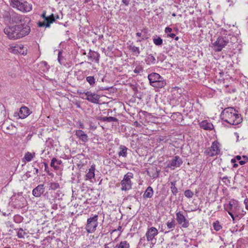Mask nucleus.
<instances>
[{
	"label": "nucleus",
	"mask_w": 248,
	"mask_h": 248,
	"mask_svg": "<svg viewBox=\"0 0 248 248\" xmlns=\"http://www.w3.org/2000/svg\"><path fill=\"white\" fill-rule=\"evenodd\" d=\"M29 23L23 22L12 26H6L3 30L4 33L10 40H17L28 35L31 32Z\"/></svg>",
	"instance_id": "nucleus-1"
},
{
	"label": "nucleus",
	"mask_w": 248,
	"mask_h": 248,
	"mask_svg": "<svg viewBox=\"0 0 248 248\" xmlns=\"http://www.w3.org/2000/svg\"><path fill=\"white\" fill-rule=\"evenodd\" d=\"M220 116L224 122L232 125H237L242 120L241 115L232 107L225 108L221 112Z\"/></svg>",
	"instance_id": "nucleus-2"
},
{
	"label": "nucleus",
	"mask_w": 248,
	"mask_h": 248,
	"mask_svg": "<svg viewBox=\"0 0 248 248\" xmlns=\"http://www.w3.org/2000/svg\"><path fill=\"white\" fill-rule=\"evenodd\" d=\"M3 18L5 21L10 24H22L23 22L30 23L29 18L16 13L12 9L4 11L2 14Z\"/></svg>",
	"instance_id": "nucleus-3"
},
{
	"label": "nucleus",
	"mask_w": 248,
	"mask_h": 248,
	"mask_svg": "<svg viewBox=\"0 0 248 248\" xmlns=\"http://www.w3.org/2000/svg\"><path fill=\"white\" fill-rule=\"evenodd\" d=\"M148 78L150 84L153 87L162 88L166 84V80L159 74L156 73H152L148 75Z\"/></svg>",
	"instance_id": "nucleus-4"
},
{
	"label": "nucleus",
	"mask_w": 248,
	"mask_h": 248,
	"mask_svg": "<svg viewBox=\"0 0 248 248\" xmlns=\"http://www.w3.org/2000/svg\"><path fill=\"white\" fill-rule=\"evenodd\" d=\"M10 5L23 12H29L32 9V5L23 0H9Z\"/></svg>",
	"instance_id": "nucleus-5"
},
{
	"label": "nucleus",
	"mask_w": 248,
	"mask_h": 248,
	"mask_svg": "<svg viewBox=\"0 0 248 248\" xmlns=\"http://www.w3.org/2000/svg\"><path fill=\"white\" fill-rule=\"evenodd\" d=\"M229 42L228 36H219L213 44L214 49L216 52L221 51Z\"/></svg>",
	"instance_id": "nucleus-6"
},
{
	"label": "nucleus",
	"mask_w": 248,
	"mask_h": 248,
	"mask_svg": "<svg viewBox=\"0 0 248 248\" xmlns=\"http://www.w3.org/2000/svg\"><path fill=\"white\" fill-rule=\"evenodd\" d=\"M98 215H95L88 218L85 229L89 233L95 232L98 226Z\"/></svg>",
	"instance_id": "nucleus-7"
},
{
	"label": "nucleus",
	"mask_w": 248,
	"mask_h": 248,
	"mask_svg": "<svg viewBox=\"0 0 248 248\" xmlns=\"http://www.w3.org/2000/svg\"><path fill=\"white\" fill-rule=\"evenodd\" d=\"M133 177V174L132 172H128L124 175L123 179L121 182L122 186L121 190L122 191H127L132 188V183L131 179Z\"/></svg>",
	"instance_id": "nucleus-8"
},
{
	"label": "nucleus",
	"mask_w": 248,
	"mask_h": 248,
	"mask_svg": "<svg viewBox=\"0 0 248 248\" xmlns=\"http://www.w3.org/2000/svg\"><path fill=\"white\" fill-rule=\"evenodd\" d=\"M240 207V205L238 202L233 199L231 200L229 204L224 205V208L228 213L234 214L235 217L237 214H239L238 212Z\"/></svg>",
	"instance_id": "nucleus-9"
},
{
	"label": "nucleus",
	"mask_w": 248,
	"mask_h": 248,
	"mask_svg": "<svg viewBox=\"0 0 248 248\" xmlns=\"http://www.w3.org/2000/svg\"><path fill=\"white\" fill-rule=\"evenodd\" d=\"M41 17L44 19L43 22H38V26L40 27H49L50 24L55 21L54 16L53 14L49 16H46V12L44 11L41 15Z\"/></svg>",
	"instance_id": "nucleus-10"
},
{
	"label": "nucleus",
	"mask_w": 248,
	"mask_h": 248,
	"mask_svg": "<svg viewBox=\"0 0 248 248\" xmlns=\"http://www.w3.org/2000/svg\"><path fill=\"white\" fill-rule=\"evenodd\" d=\"M220 151L219 143L217 141H215L212 142L211 147L206 149L204 154L210 156H214L219 154Z\"/></svg>",
	"instance_id": "nucleus-11"
},
{
	"label": "nucleus",
	"mask_w": 248,
	"mask_h": 248,
	"mask_svg": "<svg viewBox=\"0 0 248 248\" xmlns=\"http://www.w3.org/2000/svg\"><path fill=\"white\" fill-rule=\"evenodd\" d=\"M176 219L178 224L181 225L182 227L184 228H187L189 226V221L184 216L182 212L179 211L177 212L176 213Z\"/></svg>",
	"instance_id": "nucleus-12"
},
{
	"label": "nucleus",
	"mask_w": 248,
	"mask_h": 248,
	"mask_svg": "<svg viewBox=\"0 0 248 248\" xmlns=\"http://www.w3.org/2000/svg\"><path fill=\"white\" fill-rule=\"evenodd\" d=\"M182 163V159L179 156L176 155L169 161L166 167L174 170L175 168L179 167Z\"/></svg>",
	"instance_id": "nucleus-13"
},
{
	"label": "nucleus",
	"mask_w": 248,
	"mask_h": 248,
	"mask_svg": "<svg viewBox=\"0 0 248 248\" xmlns=\"http://www.w3.org/2000/svg\"><path fill=\"white\" fill-rule=\"evenodd\" d=\"M83 93L86 96L85 98L86 100L94 104H99L100 96L97 94L92 93L90 91H88Z\"/></svg>",
	"instance_id": "nucleus-14"
},
{
	"label": "nucleus",
	"mask_w": 248,
	"mask_h": 248,
	"mask_svg": "<svg viewBox=\"0 0 248 248\" xmlns=\"http://www.w3.org/2000/svg\"><path fill=\"white\" fill-rule=\"evenodd\" d=\"M46 190L44 184H40L35 187L32 191V194L36 198H39L44 194Z\"/></svg>",
	"instance_id": "nucleus-15"
},
{
	"label": "nucleus",
	"mask_w": 248,
	"mask_h": 248,
	"mask_svg": "<svg viewBox=\"0 0 248 248\" xmlns=\"http://www.w3.org/2000/svg\"><path fill=\"white\" fill-rule=\"evenodd\" d=\"M158 233V230L154 227L148 228L145 235L148 241H151Z\"/></svg>",
	"instance_id": "nucleus-16"
},
{
	"label": "nucleus",
	"mask_w": 248,
	"mask_h": 248,
	"mask_svg": "<svg viewBox=\"0 0 248 248\" xmlns=\"http://www.w3.org/2000/svg\"><path fill=\"white\" fill-rule=\"evenodd\" d=\"M31 113V111L26 106H22L20 108L18 115L20 119H24Z\"/></svg>",
	"instance_id": "nucleus-17"
},
{
	"label": "nucleus",
	"mask_w": 248,
	"mask_h": 248,
	"mask_svg": "<svg viewBox=\"0 0 248 248\" xmlns=\"http://www.w3.org/2000/svg\"><path fill=\"white\" fill-rule=\"evenodd\" d=\"M88 58L92 62L94 61L97 63L99 62L100 54L98 52L93 51L91 49H90L88 53Z\"/></svg>",
	"instance_id": "nucleus-18"
},
{
	"label": "nucleus",
	"mask_w": 248,
	"mask_h": 248,
	"mask_svg": "<svg viewBox=\"0 0 248 248\" xmlns=\"http://www.w3.org/2000/svg\"><path fill=\"white\" fill-rule=\"evenodd\" d=\"M75 135L79 139L83 142H87L88 140L87 135L81 130H77L75 132Z\"/></svg>",
	"instance_id": "nucleus-19"
},
{
	"label": "nucleus",
	"mask_w": 248,
	"mask_h": 248,
	"mask_svg": "<svg viewBox=\"0 0 248 248\" xmlns=\"http://www.w3.org/2000/svg\"><path fill=\"white\" fill-rule=\"evenodd\" d=\"M95 166L92 165L90 169H89L88 172L86 175L85 180H91L94 177Z\"/></svg>",
	"instance_id": "nucleus-20"
},
{
	"label": "nucleus",
	"mask_w": 248,
	"mask_h": 248,
	"mask_svg": "<svg viewBox=\"0 0 248 248\" xmlns=\"http://www.w3.org/2000/svg\"><path fill=\"white\" fill-rule=\"evenodd\" d=\"M62 163L61 160H58L56 158L54 157L51 159L50 163V166L53 167L54 170H57L59 169V165H61Z\"/></svg>",
	"instance_id": "nucleus-21"
},
{
	"label": "nucleus",
	"mask_w": 248,
	"mask_h": 248,
	"mask_svg": "<svg viewBox=\"0 0 248 248\" xmlns=\"http://www.w3.org/2000/svg\"><path fill=\"white\" fill-rule=\"evenodd\" d=\"M97 119L102 121L103 122H118V119L114 117H98Z\"/></svg>",
	"instance_id": "nucleus-22"
},
{
	"label": "nucleus",
	"mask_w": 248,
	"mask_h": 248,
	"mask_svg": "<svg viewBox=\"0 0 248 248\" xmlns=\"http://www.w3.org/2000/svg\"><path fill=\"white\" fill-rule=\"evenodd\" d=\"M145 61L146 64L148 65L155 64L156 62L155 58L152 54L148 55Z\"/></svg>",
	"instance_id": "nucleus-23"
},
{
	"label": "nucleus",
	"mask_w": 248,
	"mask_h": 248,
	"mask_svg": "<svg viewBox=\"0 0 248 248\" xmlns=\"http://www.w3.org/2000/svg\"><path fill=\"white\" fill-rule=\"evenodd\" d=\"M201 127L205 130H211L213 128V125L206 121H203L200 123Z\"/></svg>",
	"instance_id": "nucleus-24"
},
{
	"label": "nucleus",
	"mask_w": 248,
	"mask_h": 248,
	"mask_svg": "<svg viewBox=\"0 0 248 248\" xmlns=\"http://www.w3.org/2000/svg\"><path fill=\"white\" fill-rule=\"evenodd\" d=\"M153 189L151 186H149L146 189L143 194V197L145 198H150L153 196Z\"/></svg>",
	"instance_id": "nucleus-25"
},
{
	"label": "nucleus",
	"mask_w": 248,
	"mask_h": 248,
	"mask_svg": "<svg viewBox=\"0 0 248 248\" xmlns=\"http://www.w3.org/2000/svg\"><path fill=\"white\" fill-rule=\"evenodd\" d=\"M120 149V151L118 153V155L119 156H123L124 157H126L127 156V151L128 150V148L124 146V145H120L119 147Z\"/></svg>",
	"instance_id": "nucleus-26"
},
{
	"label": "nucleus",
	"mask_w": 248,
	"mask_h": 248,
	"mask_svg": "<svg viewBox=\"0 0 248 248\" xmlns=\"http://www.w3.org/2000/svg\"><path fill=\"white\" fill-rule=\"evenodd\" d=\"M5 116V110L4 105L0 104V124L4 120Z\"/></svg>",
	"instance_id": "nucleus-27"
},
{
	"label": "nucleus",
	"mask_w": 248,
	"mask_h": 248,
	"mask_svg": "<svg viewBox=\"0 0 248 248\" xmlns=\"http://www.w3.org/2000/svg\"><path fill=\"white\" fill-rule=\"evenodd\" d=\"M117 248H129L130 244L126 241H121L116 246Z\"/></svg>",
	"instance_id": "nucleus-28"
},
{
	"label": "nucleus",
	"mask_w": 248,
	"mask_h": 248,
	"mask_svg": "<svg viewBox=\"0 0 248 248\" xmlns=\"http://www.w3.org/2000/svg\"><path fill=\"white\" fill-rule=\"evenodd\" d=\"M35 153H31L28 152L25 154L24 159H25L26 161L30 162L35 156Z\"/></svg>",
	"instance_id": "nucleus-29"
},
{
	"label": "nucleus",
	"mask_w": 248,
	"mask_h": 248,
	"mask_svg": "<svg viewBox=\"0 0 248 248\" xmlns=\"http://www.w3.org/2000/svg\"><path fill=\"white\" fill-rule=\"evenodd\" d=\"M15 230L17 231V236L19 238H24L25 235L27 234V233L21 228Z\"/></svg>",
	"instance_id": "nucleus-30"
},
{
	"label": "nucleus",
	"mask_w": 248,
	"mask_h": 248,
	"mask_svg": "<svg viewBox=\"0 0 248 248\" xmlns=\"http://www.w3.org/2000/svg\"><path fill=\"white\" fill-rule=\"evenodd\" d=\"M172 30L171 28L167 27L165 29V32L167 34V37L173 38L175 37V34L171 33Z\"/></svg>",
	"instance_id": "nucleus-31"
},
{
	"label": "nucleus",
	"mask_w": 248,
	"mask_h": 248,
	"mask_svg": "<svg viewBox=\"0 0 248 248\" xmlns=\"http://www.w3.org/2000/svg\"><path fill=\"white\" fill-rule=\"evenodd\" d=\"M176 182L173 181L170 182V189L172 193L176 196L178 191L177 188L175 186Z\"/></svg>",
	"instance_id": "nucleus-32"
},
{
	"label": "nucleus",
	"mask_w": 248,
	"mask_h": 248,
	"mask_svg": "<svg viewBox=\"0 0 248 248\" xmlns=\"http://www.w3.org/2000/svg\"><path fill=\"white\" fill-rule=\"evenodd\" d=\"M129 49L133 53H136L138 55H139L140 53V48L139 47H137L133 45V44L132 43L129 46Z\"/></svg>",
	"instance_id": "nucleus-33"
},
{
	"label": "nucleus",
	"mask_w": 248,
	"mask_h": 248,
	"mask_svg": "<svg viewBox=\"0 0 248 248\" xmlns=\"http://www.w3.org/2000/svg\"><path fill=\"white\" fill-rule=\"evenodd\" d=\"M86 81L92 87L94 86L95 84V79L93 76H89L86 77Z\"/></svg>",
	"instance_id": "nucleus-34"
},
{
	"label": "nucleus",
	"mask_w": 248,
	"mask_h": 248,
	"mask_svg": "<svg viewBox=\"0 0 248 248\" xmlns=\"http://www.w3.org/2000/svg\"><path fill=\"white\" fill-rule=\"evenodd\" d=\"M166 225L168 229L172 230L176 226V222L174 219H172L171 221H168Z\"/></svg>",
	"instance_id": "nucleus-35"
},
{
	"label": "nucleus",
	"mask_w": 248,
	"mask_h": 248,
	"mask_svg": "<svg viewBox=\"0 0 248 248\" xmlns=\"http://www.w3.org/2000/svg\"><path fill=\"white\" fill-rule=\"evenodd\" d=\"M60 186L58 183L51 182L49 184V188L52 190H56L60 188Z\"/></svg>",
	"instance_id": "nucleus-36"
},
{
	"label": "nucleus",
	"mask_w": 248,
	"mask_h": 248,
	"mask_svg": "<svg viewBox=\"0 0 248 248\" xmlns=\"http://www.w3.org/2000/svg\"><path fill=\"white\" fill-rule=\"evenodd\" d=\"M213 227L216 231H218L222 229V226L218 221L214 222L213 224Z\"/></svg>",
	"instance_id": "nucleus-37"
},
{
	"label": "nucleus",
	"mask_w": 248,
	"mask_h": 248,
	"mask_svg": "<svg viewBox=\"0 0 248 248\" xmlns=\"http://www.w3.org/2000/svg\"><path fill=\"white\" fill-rule=\"evenodd\" d=\"M36 164H37L38 166V167L39 168H43V163H39L37 161H35L33 163V164L32 165V167H34V169L35 170V174H37L39 172V170L38 168L36 167Z\"/></svg>",
	"instance_id": "nucleus-38"
},
{
	"label": "nucleus",
	"mask_w": 248,
	"mask_h": 248,
	"mask_svg": "<svg viewBox=\"0 0 248 248\" xmlns=\"http://www.w3.org/2000/svg\"><path fill=\"white\" fill-rule=\"evenodd\" d=\"M23 217L19 215H16L14 217V221L16 223H20L23 221Z\"/></svg>",
	"instance_id": "nucleus-39"
},
{
	"label": "nucleus",
	"mask_w": 248,
	"mask_h": 248,
	"mask_svg": "<svg viewBox=\"0 0 248 248\" xmlns=\"http://www.w3.org/2000/svg\"><path fill=\"white\" fill-rule=\"evenodd\" d=\"M238 214L236 215V217H238L239 218H241L245 216V215L246 214V212L243 210V208H242L241 206L239 208Z\"/></svg>",
	"instance_id": "nucleus-40"
},
{
	"label": "nucleus",
	"mask_w": 248,
	"mask_h": 248,
	"mask_svg": "<svg viewBox=\"0 0 248 248\" xmlns=\"http://www.w3.org/2000/svg\"><path fill=\"white\" fill-rule=\"evenodd\" d=\"M153 42L156 46H161L163 44V40L160 37L153 38Z\"/></svg>",
	"instance_id": "nucleus-41"
},
{
	"label": "nucleus",
	"mask_w": 248,
	"mask_h": 248,
	"mask_svg": "<svg viewBox=\"0 0 248 248\" xmlns=\"http://www.w3.org/2000/svg\"><path fill=\"white\" fill-rule=\"evenodd\" d=\"M62 50L59 51V53H58V61L61 64H62L63 62V57L62 56Z\"/></svg>",
	"instance_id": "nucleus-42"
},
{
	"label": "nucleus",
	"mask_w": 248,
	"mask_h": 248,
	"mask_svg": "<svg viewBox=\"0 0 248 248\" xmlns=\"http://www.w3.org/2000/svg\"><path fill=\"white\" fill-rule=\"evenodd\" d=\"M185 196L187 198H191L193 197L194 194L189 189L186 190L184 192Z\"/></svg>",
	"instance_id": "nucleus-43"
},
{
	"label": "nucleus",
	"mask_w": 248,
	"mask_h": 248,
	"mask_svg": "<svg viewBox=\"0 0 248 248\" xmlns=\"http://www.w3.org/2000/svg\"><path fill=\"white\" fill-rule=\"evenodd\" d=\"M136 34V36L139 37H142L141 39H139L137 40L138 42H140L142 40H145V39H147V37H146L144 35H142L141 32H137Z\"/></svg>",
	"instance_id": "nucleus-44"
},
{
	"label": "nucleus",
	"mask_w": 248,
	"mask_h": 248,
	"mask_svg": "<svg viewBox=\"0 0 248 248\" xmlns=\"http://www.w3.org/2000/svg\"><path fill=\"white\" fill-rule=\"evenodd\" d=\"M24 48V46L23 45H21L17 46V50L18 51L19 53H21L23 55L26 54L27 53L25 52L24 51H22V49H23Z\"/></svg>",
	"instance_id": "nucleus-45"
},
{
	"label": "nucleus",
	"mask_w": 248,
	"mask_h": 248,
	"mask_svg": "<svg viewBox=\"0 0 248 248\" xmlns=\"http://www.w3.org/2000/svg\"><path fill=\"white\" fill-rule=\"evenodd\" d=\"M221 179H222V181L225 184L227 185L228 184L230 183V180L228 179V177L227 176L223 177Z\"/></svg>",
	"instance_id": "nucleus-46"
},
{
	"label": "nucleus",
	"mask_w": 248,
	"mask_h": 248,
	"mask_svg": "<svg viewBox=\"0 0 248 248\" xmlns=\"http://www.w3.org/2000/svg\"><path fill=\"white\" fill-rule=\"evenodd\" d=\"M155 170H156V173L153 174L152 175V177L154 179L156 178L159 176L160 171L159 170H157V169L156 168H155Z\"/></svg>",
	"instance_id": "nucleus-47"
},
{
	"label": "nucleus",
	"mask_w": 248,
	"mask_h": 248,
	"mask_svg": "<svg viewBox=\"0 0 248 248\" xmlns=\"http://www.w3.org/2000/svg\"><path fill=\"white\" fill-rule=\"evenodd\" d=\"M145 239L144 237L141 238L140 240V241L139 243V245H140V246L142 245V246H145Z\"/></svg>",
	"instance_id": "nucleus-48"
},
{
	"label": "nucleus",
	"mask_w": 248,
	"mask_h": 248,
	"mask_svg": "<svg viewBox=\"0 0 248 248\" xmlns=\"http://www.w3.org/2000/svg\"><path fill=\"white\" fill-rule=\"evenodd\" d=\"M141 71V68L137 67L134 70V72L135 73L138 74V73H140V72Z\"/></svg>",
	"instance_id": "nucleus-49"
},
{
	"label": "nucleus",
	"mask_w": 248,
	"mask_h": 248,
	"mask_svg": "<svg viewBox=\"0 0 248 248\" xmlns=\"http://www.w3.org/2000/svg\"><path fill=\"white\" fill-rule=\"evenodd\" d=\"M43 163V165L44 164L45 166V170L46 172H48V165L45 162H42Z\"/></svg>",
	"instance_id": "nucleus-50"
},
{
	"label": "nucleus",
	"mask_w": 248,
	"mask_h": 248,
	"mask_svg": "<svg viewBox=\"0 0 248 248\" xmlns=\"http://www.w3.org/2000/svg\"><path fill=\"white\" fill-rule=\"evenodd\" d=\"M133 125L137 127H140L141 126V125L137 121L134 122Z\"/></svg>",
	"instance_id": "nucleus-51"
},
{
	"label": "nucleus",
	"mask_w": 248,
	"mask_h": 248,
	"mask_svg": "<svg viewBox=\"0 0 248 248\" xmlns=\"http://www.w3.org/2000/svg\"><path fill=\"white\" fill-rule=\"evenodd\" d=\"M129 0H122V2L125 6H128L129 4Z\"/></svg>",
	"instance_id": "nucleus-52"
},
{
	"label": "nucleus",
	"mask_w": 248,
	"mask_h": 248,
	"mask_svg": "<svg viewBox=\"0 0 248 248\" xmlns=\"http://www.w3.org/2000/svg\"><path fill=\"white\" fill-rule=\"evenodd\" d=\"M229 214L230 215V216L232 218V220L233 221H234L235 220V217H235V215L234 214H232V213H229Z\"/></svg>",
	"instance_id": "nucleus-53"
},
{
	"label": "nucleus",
	"mask_w": 248,
	"mask_h": 248,
	"mask_svg": "<svg viewBox=\"0 0 248 248\" xmlns=\"http://www.w3.org/2000/svg\"><path fill=\"white\" fill-rule=\"evenodd\" d=\"M229 214L230 215V216L232 218V220L233 221H234L235 220V217H235V215L234 214H232V213H229Z\"/></svg>",
	"instance_id": "nucleus-54"
},
{
	"label": "nucleus",
	"mask_w": 248,
	"mask_h": 248,
	"mask_svg": "<svg viewBox=\"0 0 248 248\" xmlns=\"http://www.w3.org/2000/svg\"><path fill=\"white\" fill-rule=\"evenodd\" d=\"M247 161H246V160H240L239 162V163L241 165H243L244 164H245Z\"/></svg>",
	"instance_id": "nucleus-55"
},
{
	"label": "nucleus",
	"mask_w": 248,
	"mask_h": 248,
	"mask_svg": "<svg viewBox=\"0 0 248 248\" xmlns=\"http://www.w3.org/2000/svg\"><path fill=\"white\" fill-rule=\"evenodd\" d=\"M112 88V87H105V88H102L100 89L101 90H106L108 91L110 89Z\"/></svg>",
	"instance_id": "nucleus-56"
},
{
	"label": "nucleus",
	"mask_w": 248,
	"mask_h": 248,
	"mask_svg": "<svg viewBox=\"0 0 248 248\" xmlns=\"http://www.w3.org/2000/svg\"><path fill=\"white\" fill-rule=\"evenodd\" d=\"M234 158H235L236 160H237L238 161H240L241 159V156L240 155H236Z\"/></svg>",
	"instance_id": "nucleus-57"
},
{
	"label": "nucleus",
	"mask_w": 248,
	"mask_h": 248,
	"mask_svg": "<svg viewBox=\"0 0 248 248\" xmlns=\"http://www.w3.org/2000/svg\"><path fill=\"white\" fill-rule=\"evenodd\" d=\"M79 128L81 129H83L84 128V124L81 123H80L79 124Z\"/></svg>",
	"instance_id": "nucleus-58"
},
{
	"label": "nucleus",
	"mask_w": 248,
	"mask_h": 248,
	"mask_svg": "<svg viewBox=\"0 0 248 248\" xmlns=\"http://www.w3.org/2000/svg\"><path fill=\"white\" fill-rule=\"evenodd\" d=\"M243 158L245 159V160L248 161V157H247L246 155H243Z\"/></svg>",
	"instance_id": "nucleus-59"
},
{
	"label": "nucleus",
	"mask_w": 248,
	"mask_h": 248,
	"mask_svg": "<svg viewBox=\"0 0 248 248\" xmlns=\"http://www.w3.org/2000/svg\"><path fill=\"white\" fill-rule=\"evenodd\" d=\"M231 162L232 163H235L236 162V159L235 158H233L232 159H231Z\"/></svg>",
	"instance_id": "nucleus-60"
},
{
	"label": "nucleus",
	"mask_w": 248,
	"mask_h": 248,
	"mask_svg": "<svg viewBox=\"0 0 248 248\" xmlns=\"http://www.w3.org/2000/svg\"><path fill=\"white\" fill-rule=\"evenodd\" d=\"M238 164H236V163H234L233 164V168H237L238 167Z\"/></svg>",
	"instance_id": "nucleus-61"
},
{
	"label": "nucleus",
	"mask_w": 248,
	"mask_h": 248,
	"mask_svg": "<svg viewBox=\"0 0 248 248\" xmlns=\"http://www.w3.org/2000/svg\"><path fill=\"white\" fill-rule=\"evenodd\" d=\"M11 128H13V126L12 125L7 126L6 128L7 129H10Z\"/></svg>",
	"instance_id": "nucleus-62"
},
{
	"label": "nucleus",
	"mask_w": 248,
	"mask_h": 248,
	"mask_svg": "<svg viewBox=\"0 0 248 248\" xmlns=\"http://www.w3.org/2000/svg\"><path fill=\"white\" fill-rule=\"evenodd\" d=\"M179 37H178V36H175V37H174V39H175V40L176 41L178 40H179Z\"/></svg>",
	"instance_id": "nucleus-63"
},
{
	"label": "nucleus",
	"mask_w": 248,
	"mask_h": 248,
	"mask_svg": "<svg viewBox=\"0 0 248 248\" xmlns=\"http://www.w3.org/2000/svg\"><path fill=\"white\" fill-rule=\"evenodd\" d=\"M104 248H109V247L107 245H105Z\"/></svg>",
	"instance_id": "nucleus-64"
}]
</instances>
